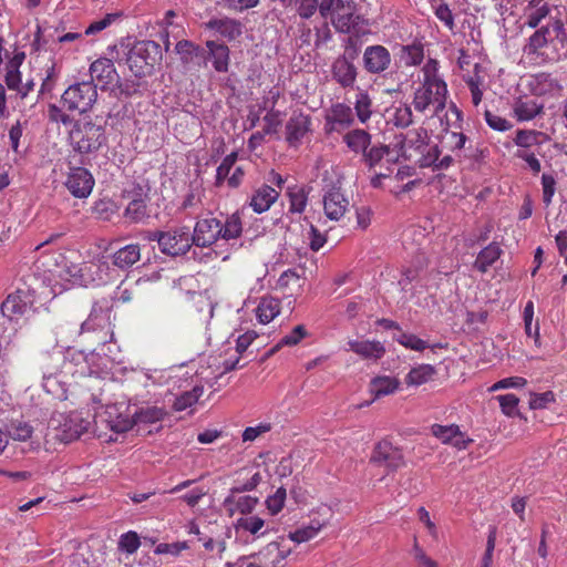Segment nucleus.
<instances>
[{
    "mask_svg": "<svg viewBox=\"0 0 567 567\" xmlns=\"http://www.w3.org/2000/svg\"><path fill=\"white\" fill-rule=\"evenodd\" d=\"M561 51H567V32L560 19H551L537 29L524 47L527 55L545 56L548 61H559Z\"/></svg>",
    "mask_w": 567,
    "mask_h": 567,
    "instance_id": "obj_1",
    "label": "nucleus"
},
{
    "mask_svg": "<svg viewBox=\"0 0 567 567\" xmlns=\"http://www.w3.org/2000/svg\"><path fill=\"white\" fill-rule=\"evenodd\" d=\"M439 61L429 59L422 68L423 81L414 91L412 105L417 112H425L430 106H434V112L439 113L446 105L447 85L439 74Z\"/></svg>",
    "mask_w": 567,
    "mask_h": 567,
    "instance_id": "obj_2",
    "label": "nucleus"
},
{
    "mask_svg": "<svg viewBox=\"0 0 567 567\" xmlns=\"http://www.w3.org/2000/svg\"><path fill=\"white\" fill-rule=\"evenodd\" d=\"M319 13L323 19H330L340 33L358 31L364 22L357 12L354 0H320Z\"/></svg>",
    "mask_w": 567,
    "mask_h": 567,
    "instance_id": "obj_3",
    "label": "nucleus"
},
{
    "mask_svg": "<svg viewBox=\"0 0 567 567\" xmlns=\"http://www.w3.org/2000/svg\"><path fill=\"white\" fill-rule=\"evenodd\" d=\"M144 239L156 241L159 250L171 257L187 254L194 245L189 228L186 226L174 227L167 230H147L145 231Z\"/></svg>",
    "mask_w": 567,
    "mask_h": 567,
    "instance_id": "obj_4",
    "label": "nucleus"
},
{
    "mask_svg": "<svg viewBox=\"0 0 567 567\" xmlns=\"http://www.w3.org/2000/svg\"><path fill=\"white\" fill-rule=\"evenodd\" d=\"M161 59V47L155 41H138L127 53L126 63L136 78L151 75Z\"/></svg>",
    "mask_w": 567,
    "mask_h": 567,
    "instance_id": "obj_5",
    "label": "nucleus"
},
{
    "mask_svg": "<svg viewBox=\"0 0 567 567\" xmlns=\"http://www.w3.org/2000/svg\"><path fill=\"white\" fill-rule=\"evenodd\" d=\"M97 101V84L82 81L70 85L61 96V103L70 112L84 114L92 110Z\"/></svg>",
    "mask_w": 567,
    "mask_h": 567,
    "instance_id": "obj_6",
    "label": "nucleus"
},
{
    "mask_svg": "<svg viewBox=\"0 0 567 567\" xmlns=\"http://www.w3.org/2000/svg\"><path fill=\"white\" fill-rule=\"evenodd\" d=\"M74 150L80 154L96 152L106 142L105 130L92 122L76 123L70 132Z\"/></svg>",
    "mask_w": 567,
    "mask_h": 567,
    "instance_id": "obj_7",
    "label": "nucleus"
},
{
    "mask_svg": "<svg viewBox=\"0 0 567 567\" xmlns=\"http://www.w3.org/2000/svg\"><path fill=\"white\" fill-rule=\"evenodd\" d=\"M63 362L64 357L61 348H55L51 352H42L35 359V369L42 374V385L47 392L54 393V386L61 383L58 378L62 377Z\"/></svg>",
    "mask_w": 567,
    "mask_h": 567,
    "instance_id": "obj_8",
    "label": "nucleus"
},
{
    "mask_svg": "<svg viewBox=\"0 0 567 567\" xmlns=\"http://www.w3.org/2000/svg\"><path fill=\"white\" fill-rule=\"evenodd\" d=\"M84 332H102L103 336L99 339L101 343L111 341L113 331L111 329V309L95 302L89 315V318L80 324V329H73L70 337H75Z\"/></svg>",
    "mask_w": 567,
    "mask_h": 567,
    "instance_id": "obj_9",
    "label": "nucleus"
},
{
    "mask_svg": "<svg viewBox=\"0 0 567 567\" xmlns=\"http://www.w3.org/2000/svg\"><path fill=\"white\" fill-rule=\"evenodd\" d=\"M370 463L384 467L386 473H393L406 465L401 447L394 445L389 439H382L373 446Z\"/></svg>",
    "mask_w": 567,
    "mask_h": 567,
    "instance_id": "obj_10",
    "label": "nucleus"
},
{
    "mask_svg": "<svg viewBox=\"0 0 567 567\" xmlns=\"http://www.w3.org/2000/svg\"><path fill=\"white\" fill-rule=\"evenodd\" d=\"M396 137L401 144V150H403V158L414 161L417 165L421 157L426 155L433 146L430 145V136L423 127L410 130L405 134L396 135Z\"/></svg>",
    "mask_w": 567,
    "mask_h": 567,
    "instance_id": "obj_11",
    "label": "nucleus"
},
{
    "mask_svg": "<svg viewBox=\"0 0 567 567\" xmlns=\"http://www.w3.org/2000/svg\"><path fill=\"white\" fill-rule=\"evenodd\" d=\"M95 181L85 167L70 166L64 182L68 190L76 198H86L94 187Z\"/></svg>",
    "mask_w": 567,
    "mask_h": 567,
    "instance_id": "obj_12",
    "label": "nucleus"
},
{
    "mask_svg": "<svg viewBox=\"0 0 567 567\" xmlns=\"http://www.w3.org/2000/svg\"><path fill=\"white\" fill-rule=\"evenodd\" d=\"M362 60L363 68L369 74H383L392 64L390 51L381 44L367 47Z\"/></svg>",
    "mask_w": 567,
    "mask_h": 567,
    "instance_id": "obj_13",
    "label": "nucleus"
},
{
    "mask_svg": "<svg viewBox=\"0 0 567 567\" xmlns=\"http://www.w3.org/2000/svg\"><path fill=\"white\" fill-rule=\"evenodd\" d=\"M324 121V130L327 133H341L354 123L352 109L344 103H334L327 110Z\"/></svg>",
    "mask_w": 567,
    "mask_h": 567,
    "instance_id": "obj_14",
    "label": "nucleus"
},
{
    "mask_svg": "<svg viewBox=\"0 0 567 567\" xmlns=\"http://www.w3.org/2000/svg\"><path fill=\"white\" fill-rule=\"evenodd\" d=\"M221 221L216 217L209 216L199 219L192 234L193 244L198 247H208L220 238Z\"/></svg>",
    "mask_w": 567,
    "mask_h": 567,
    "instance_id": "obj_15",
    "label": "nucleus"
},
{
    "mask_svg": "<svg viewBox=\"0 0 567 567\" xmlns=\"http://www.w3.org/2000/svg\"><path fill=\"white\" fill-rule=\"evenodd\" d=\"M175 52L179 56V61L185 71H190L194 68L206 65V52L188 40H181L175 45Z\"/></svg>",
    "mask_w": 567,
    "mask_h": 567,
    "instance_id": "obj_16",
    "label": "nucleus"
},
{
    "mask_svg": "<svg viewBox=\"0 0 567 567\" xmlns=\"http://www.w3.org/2000/svg\"><path fill=\"white\" fill-rule=\"evenodd\" d=\"M89 81H96L95 84L100 85L102 91H107L110 85L117 80V72L112 60L107 58H100L91 63Z\"/></svg>",
    "mask_w": 567,
    "mask_h": 567,
    "instance_id": "obj_17",
    "label": "nucleus"
},
{
    "mask_svg": "<svg viewBox=\"0 0 567 567\" xmlns=\"http://www.w3.org/2000/svg\"><path fill=\"white\" fill-rule=\"evenodd\" d=\"M32 299L28 291L18 290L16 293H11L2 302L0 309L4 317L13 320L20 316H23L28 309L31 308Z\"/></svg>",
    "mask_w": 567,
    "mask_h": 567,
    "instance_id": "obj_18",
    "label": "nucleus"
},
{
    "mask_svg": "<svg viewBox=\"0 0 567 567\" xmlns=\"http://www.w3.org/2000/svg\"><path fill=\"white\" fill-rule=\"evenodd\" d=\"M352 59L353 56L341 55L334 60L331 66L333 80L344 89L353 87L357 81L358 71Z\"/></svg>",
    "mask_w": 567,
    "mask_h": 567,
    "instance_id": "obj_19",
    "label": "nucleus"
},
{
    "mask_svg": "<svg viewBox=\"0 0 567 567\" xmlns=\"http://www.w3.org/2000/svg\"><path fill=\"white\" fill-rule=\"evenodd\" d=\"M323 209L331 220H339L348 209L349 202L340 188L331 187L323 195Z\"/></svg>",
    "mask_w": 567,
    "mask_h": 567,
    "instance_id": "obj_20",
    "label": "nucleus"
},
{
    "mask_svg": "<svg viewBox=\"0 0 567 567\" xmlns=\"http://www.w3.org/2000/svg\"><path fill=\"white\" fill-rule=\"evenodd\" d=\"M432 434L441 440L444 444H451L458 450H464L472 442L471 439L465 437L464 433L455 424L440 425L434 424L431 427Z\"/></svg>",
    "mask_w": 567,
    "mask_h": 567,
    "instance_id": "obj_21",
    "label": "nucleus"
},
{
    "mask_svg": "<svg viewBox=\"0 0 567 567\" xmlns=\"http://www.w3.org/2000/svg\"><path fill=\"white\" fill-rule=\"evenodd\" d=\"M310 116L302 112H295L286 124L287 142L296 146L310 131Z\"/></svg>",
    "mask_w": 567,
    "mask_h": 567,
    "instance_id": "obj_22",
    "label": "nucleus"
},
{
    "mask_svg": "<svg viewBox=\"0 0 567 567\" xmlns=\"http://www.w3.org/2000/svg\"><path fill=\"white\" fill-rule=\"evenodd\" d=\"M64 362L62 365V377L84 375L87 370V361L84 352L74 348L63 350Z\"/></svg>",
    "mask_w": 567,
    "mask_h": 567,
    "instance_id": "obj_23",
    "label": "nucleus"
},
{
    "mask_svg": "<svg viewBox=\"0 0 567 567\" xmlns=\"http://www.w3.org/2000/svg\"><path fill=\"white\" fill-rule=\"evenodd\" d=\"M258 502L257 497L250 495L228 494L223 502V506L229 516H234L235 513L247 515L255 509Z\"/></svg>",
    "mask_w": 567,
    "mask_h": 567,
    "instance_id": "obj_24",
    "label": "nucleus"
},
{
    "mask_svg": "<svg viewBox=\"0 0 567 567\" xmlns=\"http://www.w3.org/2000/svg\"><path fill=\"white\" fill-rule=\"evenodd\" d=\"M205 27L209 30L216 31L223 38L231 41L237 39L243 33L241 23L231 18L210 19L205 23Z\"/></svg>",
    "mask_w": 567,
    "mask_h": 567,
    "instance_id": "obj_25",
    "label": "nucleus"
},
{
    "mask_svg": "<svg viewBox=\"0 0 567 567\" xmlns=\"http://www.w3.org/2000/svg\"><path fill=\"white\" fill-rule=\"evenodd\" d=\"M349 350L353 351L363 359L379 360L385 353V348L380 341L370 340H349Z\"/></svg>",
    "mask_w": 567,
    "mask_h": 567,
    "instance_id": "obj_26",
    "label": "nucleus"
},
{
    "mask_svg": "<svg viewBox=\"0 0 567 567\" xmlns=\"http://www.w3.org/2000/svg\"><path fill=\"white\" fill-rule=\"evenodd\" d=\"M278 197L279 190L269 185H262L254 193L250 206L255 213L261 214L267 212Z\"/></svg>",
    "mask_w": 567,
    "mask_h": 567,
    "instance_id": "obj_27",
    "label": "nucleus"
},
{
    "mask_svg": "<svg viewBox=\"0 0 567 567\" xmlns=\"http://www.w3.org/2000/svg\"><path fill=\"white\" fill-rule=\"evenodd\" d=\"M127 198L130 199L125 210L124 218L130 223H142L146 218H148L147 204L145 198L142 197L141 194H136V196H131V192H127Z\"/></svg>",
    "mask_w": 567,
    "mask_h": 567,
    "instance_id": "obj_28",
    "label": "nucleus"
},
{
    "mask_svg": "<svg viewBox=\"0 0 567 567\" xmlns=\"http://www.w3.org/2000/svg\"><path fill=\"white\" fill-rule=\"evenodd\" d=\"M113 265L125 270L131 268L141 259V248L138 244L126 245L116 250L113 256Z\"/></svg>",
    "mask_w": 567,
    "mask_h": 567,
    "instance_id": "obj_29",
    "label": "nucleus"
},
{
    "mask_svg": "<svg viewBox=\"0 0 567 567\" xmlns=\"http://www.w3.org/2000/svg\"><path fill=\"white\" fill-rule=\"evenodd\" d=\"M105 422L116 433H124L134 425V416L123 415L116 405L107 406L105 410Z\"/></svg>",
    "mask_w": 567,
    "mask_h": 567,
    "instance_id": "obj_30",
    "label": "nucleus"
},
{
    "mask_svg": "<svg viewBox=\"0 0 567 567\" xmlns=\"http://www.w3.org/2000/svg\"><path fill=\"white\" fill-rule=\"evenodd\" d=\"M208 58L213 60V66L217 72H227L229 65V49L224 43L207 41Z\"/></svg>",
    "mask_w": 567,
    "mask_h": 567,
    "instance_id": "obj_31",
    "label": "nucleus"
},
{
    "mask_svg": "<svg viewBox=\"0 0 567 567\" xmlns=\"http://www.w3.org/2000/svg\"><path fill=\"white\" fill-rule=\"evenodd\" d=\"M343 142L353 153L363 156L371 145V135L365 130L355 128L344 134Z\"/></svg>",
    "mask_w": 567,
    "mask_h": 567,
    "instance_id": "obj_32",
    "label": "nucleus"
},
{
    "mask_svg": "<svg viewBox=\"0 0 567 567\" xmlns=\"http://www.w3.org/2000/svg\"><path fill=\"white\" fill-rule=\"evenodd\" d=\"M441 151L437 145H433L426 155L419 161L420 167H433L434 171L447 169L454 162L451 155H445L440 159Z\"/></svg>",
    "mask_w": 567,
    "mask_h": 567,
    "instance_id": "obj_33",
    "label": "nucleus"
},
{
    "mask_svg": "<svg viewBox=\"0 0 567 567\" xmlns=\"http://www.w3.org/2000/svg\"><path fill=\"white\" fill-rule=\"evenodd\" d=\"M399 60L405 66L420 65L424 60V47L421 42L401 45L399 51Z\"/></svg>",
    "mask_w": 567,
    "mask_h": 567,
    "instance_id": "obj_34",
    "label": "nucleus"
},
{
    "mask_svg": "<svg viewBox=\"0 0 567 567\" xmlns=\"http://www.w3.org/2000/svg\"><path fill=\"white\" fill-rule=\"evenodd\" d=\"M501 255L502 249L498 244L492 243L478 252L474 261V268L484 274L501 257Z\"/></svg>",
    "mask_w": 567,
    "mask_h": 567,
    "instance_id": "obj_35",
    "label": "nucleus"
},
{
    "mask_svg": "<svg viewBox=\"0 0 567 567\" xmlns=\"http://www.w3.org/2000/svg\"><path fill=\"white\" fill-rule=\"evenodd\" d=\"M280 312V301L274 297L261 298L257 309L256 316L260 323H269Z\"/></svg>",
    "mask_w": 567,
    "mask_h": 567,
    "instance_id": "obj_36",
    "label": "nucleus"
},
{
    "mask_svg": "<svg viewBox=\"0 0 567 567\" xmlns=\"http://www.w3.org/2000/svg\"><path fill=\"white\" fill-rule=\"evenodd\" d=\"M536 87L538 94H548L551 96H557L563 91V85L560 84V81L555 78L550 73H539L535 78Z\"/></svg>",
    "mask_w": 567,
    "mask_h": 567,
    "instance_id": "obj_37",
    "label": "nucleus"
},
{
    "mask_svg": "<svg viewBox=\"0 0 567 567\" xmlns=\"http://www.w3.org/2000/svg\"><path fill=\"white\" fill-rule=\"evenodd\" d=\"M543 104H538L532 99H519L514 106V112L519 121H529L536 117L543 111Z\"/></svg>",
    "mask_w": 567,
    "mask_h": 567,
    "instance_id": "obj_38",
    "label": "nucleus"
},
{
    "mask_svg": "<svg viewBox=\"0 0 567 567\" xmlns=\"http://www.w3.org/2000/svg\"><path fill=\"white\" fill-rule=\"evenodd\" d=\"M87 422L79 420L78 416H71L63 424V429L60 434L61 441L71 442L80 439V436L87 430Z\"/></svg>",
    "mask_w": 567,
    "mask_h": 567,
    "instance_id": "obj_39",
    "label": "nucleus"
},
{
    "mask_svg": "<svg viewBox=\"0 0 567 567\" xmlns=\"http://www.w3.org/2000/svg\"><path fill=\"white\" fill-rule=\"evenodd\" d=\"M400 385V382L395 378L391 377H377L370 382V391L374 394V398L389 395L394 393Z\"/></svg>",
    "mask_w": 567,
    "mask_h": 567,
    "instance_id": "obj_40",
    "label": "nucleus"
},
{
    "mask_svg": "<svg viewBox=\"0 0 567 567\" xmlns=\"http://www.w3.org/2000/svg\"><path fill=\"white\" fill-rule=\"evenodd\" d=\"M435 374V369L431 364H421L416 368H413L405 378V383L408 385H421L432 380Z\"/></svg>",
    "mask_w": 567,
    "mask_h": 567,
    "instance_id": "obj_41",
    "label": "nucleus"
},
{
    "mask_svg": "<svg viewBox=\"0 0 567 567\" xmlns=\"http://www.w3.org/2000/svg\"><path fill=\"white\" fill-rule=\"evenodd\" d=\"M165 415L163 409L157 406H146L136 410L133 414L134 424H152L161 421Z\"/></svg>",
    "mask_w": 567,
    "mask_h": 567,
    "instance_id": "obj_42",
    "label": "nucleus"
},
{
    "mask_svg": "<svg viewBox=\"0 0 567 567\" xmlns=\"http://www.w3.org/2000/svg\"><path fill=\"white\" fill-rule=\"evenodd\" d=\"M544 136V133L535 130H518L514 137V143L520 147L519 150H527L534 145H539L540 137Z\"/></svg>",
    "mask_w": 567,
    "mask_h": 567,
    "instance_id": "obj_43",
    "label": "nucleus"
},
{
    "mask_svg": "<svg viewBox=\"0 0 567 567\" xmlns=\"http://www.w3.org/2000/svg\"><path fill=\"white\" fill-rule=\"evenodd\" d=\"M321 528L322 524L320 522L312 520L309 525L298 528L295 532H290L288 537L290 540L301 544L316 537Z\"/></svg>",
    "mask_w": 567,
    "mask_h": 567,
    "instance_id": "obj_44",
    "label": "nucleus"
},
{
    "mask_svg": "<svg viewBox=\"0 0 567 567\" xmlns=\"http://www.w3.org/2000/svg\"><path fill=\"white\" fill-rule=\"evenodd\" d=\"M306 334L307 331L302 324L296 326L289 334L285 336L274 348L266 352L265 359L270 358L282 346L292 347L298 344Z\"/></svg>",
    "mask_w": 567,
    "mask_h": 567,
    "instance_id": "obj_45",
    "label": "nucleus"
},
{
    "mask_svg": "<svg viewBox=\"0 0 567 567\" xmlns=\"http://www.w3.org/2000/svg\"><path fill=\"white\" fill-rule=\"evenodd\" d=\"M241 231L240 217L237 214H233L226 218L225 223H221L220 238L225 240L236 239L241 235Z\"/></svg>",
    "mask_w": 567,
    "mask_h": 567,
    "instance_id": "obj_46",
    "label": "nucleus"
},
{
    "mask_svg": "<svg viewBox=\"0 0 567 567\" xmlns=\"http://www.w3.org/2000/svg\"><path fill=\"white\" fill-rule=\"evenodd\" d=\"M287 195L289 197V212L290 213H297L301 214L306 206L308 200V194L306 190L301 187H292L288 188Z\"/></svg>",
    "mask_w": 567,
    "mask_h": 567,
    "instance_id": "obj_47",
    "label": "nucleus"
},
{
    "mask_svg": "<svg viewBox=\"0 0 567 567\" xmlns=\"http://www.w3.org/2000/svg\"><path fill=\"white\" fill-rule=\"evenodd\" d=\"M390 122L396 127H409L413 123V112L411 106L403 104L395 107L390 116Z\"/></svg>",
    "mask_w": 567,
    "mask_h": 567,
    "instance_id": "obj_48",
    "label": "nucleus"
},
{
    "mask_svg": "<svg viewBox=\"0 0 567 567\" xmlns=\"http://www.w3.org/2000/svg\"><path fill=\"white\" fill-rule=\"evenodd\" d=\"M480 70L481 65L476 63L474 65V75H471L465 79V82L471 91L472 102L475 106H477L482 102L483 97V92L481 90L483 79L478 74Z\"/></svg>",
    "mask_w": 567,
    "mask_h": 567,
    "instance_id": "obj_49",
    "label": "nucleus"
},
{
    "mask_svg": "<svg viewBox=\"0 0 567 567\" xmlns=\"http://www.w3.org/2000/svg\"><path fill=\"white\" fill-rule=\"evenodd\" d=\"M372 101L367 92L360 91L355 95L354 109L361 123H365L371 117Z\"/></svg>",
    "mask_w": 567,
    "mask_h": 567,
    "instance_id": "obj_50",
    "label": "nucleus"
},
{
    "mask_svg": "<svg viewBox=\"0 0 567 567\" xmlns=\"http://www.w3.org/2000/svg\"><path fill=\"white\" fill-rule=\"evenodd\" d=\"M386 154L384 144H371L362 157V162L369 167L373 168L382 163Z\"/></svg>",
    "mask_w": 567,
    "mask_h": 567,
    "instance_id": "obj_51",
    "label": "nucleus"
},
{
    "mask_svg": "<svg viewBox=\"0 0 567 567\" xmlns=\"http://www.w3.org/2000/svg\"><path fill=\"white\" fill-rule=\"evenodd\" d=\"M114 84L115 86L112 89V92L117 97H131L140 92V83L135 80L125 79L122 81L117 76V80H115Z\"/></svg>",
    "mask_w": 567,
    "mask_h": 567,
    "instance_id": "obj_52",
    "label": "nucleus"
},
{
    "mask_svg": "<svg viewBox=\"0 0 567 567\" xmlns=\"http://www.w3.org/2000/svg\"><path fill=\"white\" fill-rule=\"evenodd\" d=\"M203 394V388L195 386L190 391H186L175 399L174 409L176 411H184L194 405Z\"/></svg>",
    "mask_w": 567,
    "mask_h": 567,
    "instance_id": "obj_53",
    "label": "nucleus"
},
{
    "mask_svg": "<svg viewBox=\"0 0 567 567\" xmlns=\"http://www.w3.org/2000/svg\"><path fill=\"white\" fill-rule=\"evenodd\" d=\"M32 426L24 421H12L8 426V434L16 441H27L32 436Z\"/></svg>",
    "mask_w": 567,
    "mask_h": 567,
    "instance_id": "obj_54",
    "label": "nucleus"
},
{
    "mask_svg": "<svg viewBox=\"0 0 567 567\" xmlns=\"http://www.w3.org/2000/svg\"><path fill=\"white\" fill-rule=\"evenodd\" d=\"M550 12V8L547 3H543L540 7L536 9H526V20L525 25H527L530 29H536L540 22L548 17Z\"/></svg>",
    "mask_w": 567,
    "mask_h": 567,
    "instance_id": "obj_55",
    "label": "nucleus"
},
{
    "mask_svg": "<svg viewBox=\"0 0 567 567\" xmlns=\"http://www.w3.org/2000/svg\"><path fill=\"white\" fill-rule=\"evenodd\" d=\"M264 525L265 520L262 518L258 516H249L237 519L235 527L236 529L249 532L251 535H258Z\"/></svg>",
    "mask_w": 567,
    "mask_h": 567,
    "instance_id": "obj_56",
    "label": "nucleus"
},
{
    "mask_svg": "<svg viewBox=\"0 0 567 567\" xmlns=\"http://www.w3.org/2000/svg\"><path fill=\"white\" fill-rule=\"evenodd\" d=\"M121 13L113 12L105 14L102 19L93 21L84 31L85 35L96 34L121 18Z\"/></svg>",
    "mask_w": 567,
    "mask_h": 567,
    "instance_id": "obj_57",
    "label": "nucleus"
},
{
    "mask_svg": "<svg viewBox=\"0 0 567 567\" xmlns=\"http://www.w3.org/2000/svg\"><path fill=\"white\" fill-rule=\"evenodd\" d=\"M495 399L498 401L502 412L505 415L513 417L518 414L517 405H518L519 399L515 394L511 393V394L497 395Z\"/></svg>",
    "mask_w": 567,
    "mask_h": 567,
    "instance_id": "obj_58",
    "label": "nucleus"
},
{
    "mask_svg": "<svg viewBox=\"0 0 567 567\" xmlns=\"http://www.w3.org/2000/svg\"><path fill=\"white\" fill-rule=\"evenodd\" d=\"M140 545V537L135 532H127L123 534L118 542V548L127 554L135 553Z\"/></svg>",
    "mask_w": 567,
    "mask_h": 567,
    "instance_id": "obj_59",
    "label": "nucleus"
},
{
    "mask_svg": "<svg viewBox=\"0 0 567 567\" xmlns=\"http://www.w3.org/2000/svg\"><path fill=\"white\" fill-rule=\"evenodd\" d=\"M396 341L404 346L405 348H409V349H412V350H415V351H423L424 349L427 348V343L420 339L419 337H416L415 334H412V333H404L402 332L398 338H396Z\"/></svg>",
    "mask_w": 567,
    "mask_h": 567,
    "instance_id": "obj_60",
    "label": "nucleus"
},
{
    "mask_svg": "<svg viewBox=\"0 0 567 567\" xmlns=\"http://www.w3.org/2000/svg\"><path fill=\"white\" fill-rule=\"evenodd\" d=\"M290 549L284 550L280 548V544L277 542L269 543L262 551H260L261 556H275L272 560L274 567L285 560L287 556L290 554Z\"/></svg>",
    "mask_w": 567,
    "mask_h": 567,
    "instance_id": "obj_61",
    "label": "nucleus"
},
{
    "mask_svg": "<svg viewBox=\"0 0 567 567\" xmlns=\"http://www.w3.org/2000/svg\"><path fill=\"white\" fill-rule=\"evenodd\" d=\"M236 159H237L236 153H231L223 159V162L220 163V165L217 167V171H216V184L217 185L221 184L229 176L230 169L233 168Z\"/></svg>",
    "mask_w": 567,
    "mask_h": 567,
    "instance_id": "obj_62",
    "label": "nucleus"
},
{
    "mask_svg": "<svg viewBox=\"0 0 567 567\" xmlns=\"http://www.w3.org/2000/svg\"><path fill=\"white\" fill-rule=\"evenodd\" d=\"M297 12L300 18L309 19L319 10V0H296Z\"/></svg>",
    "mask_w": 567,
    "mask_h": 567,
    "instance_id": "obj_63",
    "label": "nucleus"
},
{
    "mask_svg": "<svg viewBox=\"0 0 567 567\" xmlns=\"http://www.w3.org/2000/svg\"><path fill=\"white\" fill-rule=\"evenodd\" d=\"M543 187V202L546 206L551 204L553 196L556 192V179L553 175L543 174L542 176Z\"/></svg>",
    "mask_w": 567,
    "mask_h": 567,
    "instance_id": "obj_64",
    "label": "nucleus"
}]
</instances>
